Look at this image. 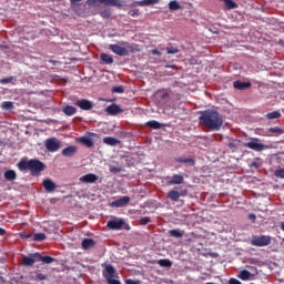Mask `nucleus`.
Segmentation results:
<instances>
[{
  "mask_svg": "<svg viewBox=\"0 0 284 284\" xmlns=\"http://www.w3.org/2000/svg\"><path fill=\"white\" fill-rule=\"evenodd\" d=\"M176 163H185L186 165H195V160L193 158H176Z\"/></svg>",
  "mask_w": 284,
  "mask_h": 284,
  "instance_id": "22",
  "label": "nucleus"
},
{
  "mask_svg": "<svg viewBox=\"0 0 284 284\" xmlns=\"http://www.w3.org/2000/svg\"><path fill=\"white\" fill-rule=\"evenodd\" d=\"M281 116H282V114L278 111H273V112L266 114V119H271V120L281 119Z\"/></svg>",
  "mask_w": 284,
  "mask_h": 284,
  "instance_id": "35",
  "label": "nucleus"
},
{
  "mask_svg": "<svg viewBox=\"0 0 284 284\" xmlns=\"http://www.w3.org/2000/svg\"><path fill=\"white\" fill-rule=\"evenodd\" d=\"M81 246L84 251L91 250L95 246V241L92 239H83Z\"/></svg>",
  "mask_w": 284,
  "mask_h": 284,
  "instance_id": "18",
  "label": "nucleus"
},
{
  "mask_svg": "<svg viewBox=\"0 0 284 284\" xmlns=\"http://www.w3.org/2000/svg\"><path fill=\"white\" fill-rule=\"evenodd\" d=\"M43 187L48 193L54 192L57 189V185L54 182H52L51 180H44L43 181Z\"/></svg>",
  "mask_w": 284,
  "mask_h": 284,
  "instance_id": "17",
  "label": "nucleus"
},
{
  "mask_svg": "<svg viewBox=\"0 0 284 284\" xmlns=\"http://www.w3.org/2000/svg\"><path fill=\"white\" fill-rule=\"evenodd\" d=\"M159 265L161 267L170 268L172 267V262L169 258H161L159 260Z\"/></svg>",
  "mask_w": 284,
  "mask_h": 284,
  "instance_id": "30",
  "label": "nucleus"
},
{
  "mask_svg": "<svg viewBox=\"0 0 284 284\" xmlns=\"http://www.w3.org/2000/svg\"><path fill=\"white\" fill-rule=\"evenodd\" d=\"M112 92L113 93H123L124 92V88L122 85L113 87L112 88Z\"/></svg>",
  "mask_w": 284,
  "mask_h": 284,
  "instance_id": "43",
  "label": "nucleus"
},
{
  "mask_svg": "<svg viewBox=\"0 0 284 284\" xmlns=\"http://www.w3.org/2000/svg\"><path fill=\"white\" fill-rule=\"evenodd\" d=\"M125 284H140V282L129 278L125 281Z\"/></svg>",
  "mask_w": 284,
  "mask_h": 284,
  "instance_id": "52",
  "label": "nucleus"
},
{
  "mask_svg": "<svg viewBox=\"0 0 284 284\" xmlns=\"http://www.w3.org/2000/svg\"><path fill=\"white\" fill-rule=\"evenodd\" d=\"M169 234H170L171 237L182 239L183 235H184V231H181V230H170Z\"/></svg>",
  "mask_w": 284,
  "mask_h": 284,
  "instance_id": "27",
  "label": "nucleus"
},
{
  "mask_svg": "<svg viewBox=\"0 0 284 284\" xmlns=\"http://www.w3.org/2000/svg\"><path fill=\"white\" fill-rule=\"evenodd\" d=\"M166 51H168L169 54H175V53L180 52V50L175 47H168Z\"/></svg>",
  "mask_w": 284,
  "mask_h": 284,
  "instance_id": "40",
  "label": "nucleus"
},
{
  "mask_svg": "<svg viewBox=\"0 0 284 284\" xmlns=\"http://www.w3.org/2000/svg\"><path fill=\"white\" fill-rule=\"evenodd\" d=\"M169 8L171 11H176L180 10L182 7L176 0H173L169 3Z\"/></svg>",
  "mask_w": 284,
  "mask_h": 284,
  "instance_id": "32",
  "label": "nucleus"
},
{
  "mask_svg": "<svg viewBox=\"0 0 284 284\" xmlns=\"http://www.w3.org/2000/svg\"><path fill=\"white\" fill-rule=\"evenodd\" d=\"M270 132H273V134H283V130L278 126L268 129Z\"/></svg>",
  "mask_w": 284,
  "mask_h": 284,
  "instance_id": "41",
  "label": "nucleus"
},
{
  "mask_svg": "<svg viewBox=\"0 0 284 284\" xmlns=\"http://www.w3.org/2000/svg\"><path fill=\"white\" fill-rule=\"evenodd\" d=\"M105 112L111 116H115L116 114H121L123 110L118 104H111L106 108Z\"/></svg>",
  "mask_w": 284,
  "mask_h": 284,
  "instance_id": "14",
  "label": "nucleus"
},
{
  "mask_svg": "<svg viewBox=\"0 0 284 284\" xmlns=\"http://www.w3.org/2000/svg\"><path fill=\"white\" fill-rule=\"evenodd\" d=\"M2 110H14L13 102L4 101L1 104Z\"/></svg>",
  "mask_w": 284,
  "mask_h": 284,
  "instance_id": "34",
  "label": "nucleus"
},
{
  "mask_svg": "<svg viewBox=\"0 0 284 284\" xmlns=\"http://www.w3.org/2000/svg\"><path fill=\"white\" fill-rule=\"evenodd\" d=\"M251 165H252L253 168H260V165H258L257 162H253V163H251Z\"/></svg>",
  "mask_w": 284,
  "mask_h": 284,
  "instance_id": "56",
  "label": "nucleus"
},
{
  "mask_svg": "<svg viewBox=\"0 0 284 284\" xmlns=\"http://www.w3.org/2000/svg\"><path fill=\"white\" fill-rule=\"evenodd\" d=\"M275 178L284 180V169L275 170Z\"/></svg>",
  "mask_w": 284,
  "mask_h": 284,
  "instance_id": "38",
  "label": "nucleus"
},
{
  "mask_svg": "<svg viewBox=\"0 0 284 284\" xmlns=\"http://www.w3.org/2000/svg\"><path fill=\"white\" fill-rule=\"evenodd\" d=\"M282 231L284 232V221L282 222Z\"/></svg>",
  "mask_w": 284,
  "mask_h": 284,
  "instance_id": "58",
  "label": "nucleus"
},
{
  "mask_svg": "<svg viewBox=\"0 0 284 284\" xmlns=\"http://www.w3.org/2000/svg\"><path fill=\"white\" fill-rule=\"evenodd\" d=\"M36 280L37 281H45V280H48V276L41 272H37Z\"/></svg>",
  "mask_w": 284,
  "mask_h": 284,
  "instance_id": "39",
  "label": "nucleus"
},
{
  "mask_svg": "<svg viewBox=\"0 0 284 284\" xmlns=\"http://www.w3.org/2000/svg\"><path fill=\"white\" fill-rule=\"evenodd\" d=\"M229 284H242V283L237 278L232 277L230 278Z\"/></svg>",
  "mask_w": 284,
  "mask_h": 284,
  "instance_id": "48",
  "label": "nucleus"
},
{
  "mask_svg": "<svg viewBox=\"0 0 284 284\" xmlns=\"http://www.w3.org/2000/svg\"><path fill=\"white\" fill-rule=\"evenodd\" d=\"M109 49L114 52L115 54L120 55V57H125L129 55V52L126 50V48L121 47L119 44H110Z\"/></svg>",
  "mask_w": 284,
  "mask_h": 284,
  "instance_id": "9",
  "label": "nucleus"
},
{
  "mask_svg": "<svg viewBox=\"0 0 284 284\" xmlns=\"http://www.w3.org/2000/svg\"><path fill=\"white\" fill-rule=\"evenodd\" d=\"M146 128H151L152 130H161L162 124L155 120L148 121L145 123Z\"/></svg>",
  "mask_w": 284,
  "mask_h": 284,
  "instance_id": "24",
  "label": "nucleus"
},
{
  "mask_svg": "<svg viewBox=\"0 0 284 284\" xmlns=\"http://www.w3.org/2000/svg\"><path fill=\"white\" fill-rule=\"evenodd\" d=\"M251 284H254V283H251Z\"/></svg>",
  "mask_w": 284,
  "mask_h": 284,
  "instance_id": "63",
  "label": "nucleus"
},
{
  "mask_svg": "<svg viewBox=\"0 0 284 284\" xmlns=\"http://www.w3.org/2000/svg\"><path fill=\"white\" fill-rule=\"evenodd\" d=\"M42 262L45 265H50L55 262V258L51 256H43L41 253L38 252V263Z\"/></svg>",
  "mask_w": 284,
  "mask_h": 284,
  "instance_id": "19",
  "label": "nucleus"
},
{
  "mask_svg": "<svg viewBox=\"0 0 284 284\" xmlns=\"http://www.w3.org/2000/svg\"><path fill=\"white\" fill-rule=\"evenodd\" d=\"M251 277V273L247 271V270H243L241 273H240V278L242 281H248Z\"/></svg>",
  "mask_w": 284,
  "mask_h": 284,
  "instance_id": "36",
  "label": "nucleus"
},
{
  "mask_svg": "<svg viewBox=\"0 0 284 284\" xmlns=\"http://www.w3.org/2000/svg\"><path fill=\"white\" fill-rule=\"evenodd\" d=\"M100 59L104 64H112L114 62L113 57L108 53H101Z\"/></svg>",
  "mask_w": 284,
  "mask_h": 284,
  "instance_id": "23",
  "label": "nucleus"
},
{
  "mask_svg": "<svg viewBox=\"0 0 284 284\" xmlns=\"http://www.w3.org/2000/svg\"><path fill=\"white\" fill-rule=\"evenodd\" d=\"M129 14L132 17H136V16H139V11L138 10L130 11Z\"/></svg>",
  "mask_w": 284,
  "mask_h": 284,
  "instance_id": "54",
  "label": "nucleus"
},
{
  "mask_svg": "<svg viewBox=\"0 0 284 284\" xmlns=\"http://www.w3.org/2000/svg\"><path fill=\"white\" fill-rule=\"evenodd\" d=\"M100 0H87V4L90 7H95Z\"/></svg>",
  "mask_w": 284,
  "mask_h": 284,
  "instance_id": "47",
  "label": "nucleus"
},
{
  "mask_svg": "<svg viewBox=\"0 0 284 284\" xmlns=\"http://www.w3.org/2000/svg\"><path fill=\"white\" fill-rule=\"evenodd\" d=\"M205 284H215V283L209 282V283H205Z\"/></svg>",
  "mask_w": 284,
  "mask_h": 284,
  "instance_id": "61",
  "label": "nucleus"
},
{
  "mask_svg": "<svg viewBox=\"0 0 284 284\" xmlns=\"http://www.w3.org/2000/svg\"><path fill=\"white\" fill-rule=\"evenodd\" d=\"M170 94L168 92H163L160 98L165 101V99H169Z\"/></svg>",
  "mask_w": 284,
  "mask_h": 284,
  "instance_id": "49",
  "label": "nucleus"
},
{
  "mask_svg": "<svg viewBox=\"0 0 284 284\" xmlns=\"http://www.w3.org/2000/svg\"><path fill=\"white\" fill-rule=\"evenodd\" d=\"M200 123L211 132H219L224 123V118L217 111L209 109L201 112Z\"/></svg>",
  "mask_w": 284,
  "mask_h": 284,
  "instance_id": "1",
  "label": "nucleus"
},
{
  "mask_svg": "<svg viewBox=\"0 0 284 284\" xmlns=\"http://www.w3.org/2000/svg\"><path fill=\"white\" fill-rule=\"evenodd\" d=\"M180 192H178V191H174V190H172V191H170L169 193H168V197L172 201V202H178L179 201V199H180Z\"/></svg>",
  "mask_w": 284,
  "mask_h": 284,
  "instance_id": "29",
  "label": "nucleus"
},
{
  "mask_svg": "<svg viewBox=\"0 0 284 284\" xmlns=\"http://www.w3.org/2000/svg\"><path fill=\"white\" fill-rule=\"evenodd\" d=\"M82 0H70V3L71 4H74V3H77V2H81Z\"/></svg>",
  "mask_w": 284,
  "mask_h": 284,
  "instance_id": "57",
  "label": "nucleus"
},
{
  "mask_svg": "<svg viewBox=\"0 0 284 284\" xmlns=\"http://www.w3.org/2000/svg\"><path fill=\"white\" fill-rule=\"evenodd\" d=\"M250 87H251V83H247V82H242V81H235L234 82V88L239 89V90H245Z\"/></svg>",
  "mask_w": 284,
  "mask_h": 284,
  "instance_id": "28",
  "label": "nucleus"
},
{
  "mask_svg": "<svg viewBox=\"0 0 284 284\" xmlns=\"http://www.w3.org/2000/svg\"><path fill=\"white\" fill-rule=\"evenodd\" d=\"M225 8L231 10L237 8V4L233 0H224Z\"/></svg>",
  "mask_w": 284,
  "mask_h": 284,
  "instance_id": "37",
  "label": "nucleus"
},
{
  "mask_svg": "<svg viewBox=\"0 0 284 284\" xmlns=\"http://www.w3.org/2000/svg\"><path fill=\"white\" fill-rule=\"evenodd\" d=\"M103 143H105V145L114 146V145H120L121 141L112 136H106L103 139Z\"/></svg>",
  "mask_w": 284,
  "mask_h": 284,
  "instance_id": "21",
  "label": "nucleus"
},
{
  "mask_svg": "<svg viewBox=\"0 0 284 284\" xmlns=\"http://www.w3.org/2000/svg\"><path fill=\"white\" fill-rule=\"evenodd\" d=\"M2 173H3V171H2V169L0 168V176L2 175Z\"/></svg>",
  "mask_w": 284,
  "mask_h": 284,
  "instance_id": "59",
  "label": "nucleus"
},
{
  "mask_svg": "<svg viewBox=\"0 0 284 284\" xmlns=\"http://www.w3.org/2000/svg\"><path fill=\"white\" fill-rule=\"evenodd\" d=\"M45 239H47V236L44 233H36L32 240L34 242H43V241H45Z\"/></svg>",
  "mask_w": 284,
  "mask_h": 284,
  "instance_id": "33",
  "label": "nucleus"
},
{
  "mask_svg": "<svg viewBox=\"0 0 284 284\" xmlns=\"http://www.w3.org/2000/svg\"><path fill=\"white\" fill-rule=\"evenodd\" d=\"M102 275L106 280L108 284H121L119 281V274L111 264L105 265V268L102 271Z\"/></svg>",
  "mask_w": 284,
  "mask_h": 284,
  "instance_id": "3",
  "label": "nucleus"
},
{
  "mask_svg": "<svg viewBox=\"0 0 284 284\" xmlns=\"http://www.w3.org/2000/svg\"><path fill=\"white\" fill-rule=\"evenodd\" d=\"M6 234V230L0 227V236H3Z\"/></svg>",
  "mask_w": 284,
  "mask_h": 284,
  "instance_id": "55",
  "label": "nucleus"
},
{
  "mask_svg": "<svg viewBox=\"0 0 284 284\" xmlns=\"http://www.w3.org/2000/svg\"><path fill=\"white\" fill-rule=\"evenodd\" d=\"M124 225V221L122 219L120 220H110L108 221V229L111 230V231H121L122 230V226Z\"/></svg>",
  "mask_w": 284,
  "mask_h": 284,
  "instance_id": "8",
  "label": "nucleus"
},
{
  "mask_svg": "<svg viewBox=\"0 0 284 284\" xmlns=\"http://www.w3.org/2000/svg\"><path fill=\"white\" fill-rule=\"evenodd\" d=\"M20 237H21L22 240H29V239L32 237V235H31V234H20Z\"/></svg>",
  "mask_w": 284,
  "mask_h": 284,
  "instance_id": "51",
  "label": "nucleus"
},
{
  "mask_svg": "<svg viewBox=\"0 0 284 284\" xmlns=\"http://www.w3.org/2000/svg\"><path fill=\"white\" fill-rule=\"evenodd\" d=\"M99 180L98 175L93 174V173H89L83 175L80 179V182L85 183V184H93Z\"/></svg>",
  "mask_w": 284,
  "mask_h": 284,
  "instance_id": "12",
  "label": "nucleus"
},
{
  "mask_svg": "<svg viewBox=\"0 0 284 284\" xmlns=\"http://www.w3.org/2000/svg\"><path fill=\"white\" fill-rule=\"evenodd\" d=\"M282 242H284V239H282Z\"/></svg>",
  "mask_w": 284,
  "mask_h": 284,
  "instance_id": "62",
  "label": "nucleus"
},
{
  "mask_svg": "<svg viewBox=\"0 0 284 284\" xmlns=\"http://www.w3.org/2000/svg\"><path fill=\"white\" fill-rule=\"evenodd\" d=\"M151 53L154 54V55H162V52L159 51L158 49H153V50L151 51Z\"/></svg>",
  "mask_w": 284,
  "mask_h": 284,
  "instance_id": "53",
  "label": "nucleus"
},
{
  "mask_svg": "<svg viewBox=\"0 0 284 284\" xmlns=\"http://www.w3.org/2000/svg\"><path fill=\"white\" fill-rule=\"evenodd\" d=\"M101 17L104 18V19H109L111 17V13L109 10H103L101 11Z\"/></svg>",
  "mask_w": 284,
  "mask_h": 284,
  "instance_id": "45",
  "label": "nucleus"
},
{
  "mask_svg": "<svg viewBox=\"0 0 284 284\" xmlns=\"http://www.w3.org/2000/svg\"><path fill=\"white\" fill-rule=\"evenodd\" d=\"M78 151V148L75 145L68 146L62 150L61 154L62 156H73L75 152Z\"/></svg>",
  "mask_w": 284,
  "mask_h": 284,
  "instance_id": "16",
  "label": "nucleus"
},
{
  "mask_svg": "<svg viewBox=\"0 0 284 284\" xmlns=\"http://www.w3.org/2000/svg\"><path fill=\"white\" fill-rule=\"evenodd\" d=\"M159 2L160 0H141V1H138L136 4L140 7H148V6L156 4Z\"/></svg>",
  "mask_w": 284,
  "mask_h": 284,
  "instance_id": "26",
  "label": "nucleus"
},
{
  "mask_svg": "<svg viewBox=\"0 0 284 284\" xmlns=\"http://www.w3.org/2000/svg\"><path fill=\"white\" fill-rule=\"evenodd\" d=\"M12 80H13V77H8V78H4V79H1L0 83L7 84V83H10Z\"/></svg>",
  "mask_w": 284,
  "mask_h": 284,
  "instance_id": "46",
  "label": "nucleus"
},
{
  "mask_svg": "<svg viewBox=\"0 0 284 284\" xmlns=\"http://www.w3.org/2000/svg\"><path fill=\"white\" fill-rule=\"evenodd\" d=\"M36 263H39V261H38V252L37 253H30L29 255L23 256V258H22V265L24 267H31Z\"/></svg>",
  "mask_w": 284,
  "mask_h": 284,
  "instance_id": "7",
  "label": "nucleus"
},
{
  "mask_svg": "<svg viewBox=\"0 0 284 284\" xmlns=\"http://www.w3.org/2000/svg\"><path fill=\"white\" fill-rule=\"evenodd\" d=\"M141 225H148L151 223V219L149 216H144L140 220Z\"/></svg>",
  "mask_w": 284,
  "mask_h": 284,
  "instance_id": "44",
  "label": "nucleus"
},
{
  "mask_svg": "<svg viewBox=\"0 0 284 284\" xmlns=\"http://www.w3.org/2000/svg\"><path fill=\"white\" fill-rule=\"evenodd\" d=\"M233 145H234V144H233V143H231V144H230V148H233Z\"/></svg>",
  "mask_w": 284,
  "mask_h": 284,
  "instance_id": "60",
  "label": "nucleus"
},
{
  "mask_svg": "<svg viewBox=\"0 0 284 284\" xmlns=\"http://www.w3.org/2000/svg\"><path fill=\"white\" fill-rule=\"evenodd\" d=\"M44 145L48 152H58L61 148V142L55 138H49L45 140Z\"/></svg>",
  "mask_w": 284,
  "mask_h": 284,
  "instance_id": "6",
  "label": "nucleus"
},
{
  "mask_svg": "<svg viewBox=\"0 0 284 284\" xmlns=\"http://www.w3.org/2000/svg\"><path fill=\"white\" fill-rule=\"evenodd\" d=\"M75 105H78V108H79L80 110H85V111L92 110V108H93L92 102L89 101V100H85V99L78 100V101L75 102Z\"/></svg>",
  "mask_w": 284,
  "mask_h": 284,
  "instance_id": "11",
  "label": "nucleus"
},
{
  "mask_svg": "<svg viewBox=\"0 0 284 284\" xmlns=\"http://www.w3.org/2000/svg\"><path fill=\"white\" fill-rule=\"evenodd\" d=\"M184 183V176L181 174H174L171 180L168 181L169 186L182 185Z\"/></svg>",
  "mask_w": 284,
  "mask_h": 284,
  "instance_id": "13",
  "label": "nucleus"
},
{
  "mask_svg": "<svg viewBox=\"0 0 284 284\" xmlns=\"http://www.w3.org/2000/svg\"><path fill=\"white\" fill-rule=\"evenodd\" d=\"M248 220H251L253 223H255L256 222V215L253 214V213L248 214Z\"/></svg>",
  "mask_w": 284,
  "mask_h": 284,
  "instance_id": "50",
  "label": "nucleus"
},
{
  "mask_svg": "<svg viewBox=\"0 0 284 284\" xmlns=\"http://www.w3.org/2000/svg\"><path fill=\"white\" fill-rule=\"evenodd\" d=\"M121 171H122L121 168H118V166H114V165L110 166V172L113 173V174H119V173H121Z\"/></svg>",
  "mask_w": 284,
  "mask_h": 284,
  "instance_id": "42",
  "label": "nucleus"
},
{
  "mask_svg": "<svg viewBox=\"0 0 284 284\" xmlns=\"http://www.w3.org/2000/svg\"><path fill=\"white\" fill-rule=\"evenodd\" d=\"M129 203H130V197L125 195L116 201L111 202L110 206L120 209V207H125Z\"/></svg>",
  "mask_w": 284,
  "mask_h": 284,
  "instance_id": "10",
  "label": "nucleus"
},
{
  "mask_svg": "<svg viewBox=\"0 0 284 284\" xmlns=\"http://www.w3.org/2000/svg\"><path fill=\"white\" fill-rule=\"evenodd\" d=\"M99 1L100 3H104L106 6H112L118 8L123 7L125 4L124 1L122 0H99Z\"/></svg>",
  "mask_w": 284,
  "mask_h": 284,
  "instance_id": "15",
  "label": "nucleus"
},
{
  "mask_svg": "<svg viewBox=\"0 0 284 284\" xmlns=\"http://www.w3.org/2000/svg\"><path fill=\"white\" fill-rule=\"evenodd\" d=\"M62 112H64L67 116H73V114L77 113V109L74 106L67 105L62 109Z\"/></svg>",
  "mask_w": 284,
  "mask_h": 284,
  "instance_id": "25",
  "label": "nucleus"
},
{
  "mask_svg": "<svg viewBox=\"0 0 284 284\" xmlns=\"http://www.w3.org/2000/svg\"><path fill=\"white\" fill-rule=\"evenodd\" d=\"M248 150H253V152H263L266 150L265 144L261 143V140L257 138H251V141L244 144Z\"/></svg>",
  "mask_w": 284,
  "mask_h": 284,
  "instance_id": "5",
  "label": "nucleus"
},
{
  "mask_svg": "<svg viewBox=\"0 0 284 284\" xmlns=\"http://www.w3.org/2000/svg\"><path fill=\"white\" fill-rule=\"evenodd\" d=\"M272 243V239L268 235H255L251 239V245L255 247H266Z\"/></svg>",
  "mask_w": 284,
  "mask_h": 284,
  "instance_id": "4",
  "label": "nucleus"
},
{
  "mask_svg": "<svg viewBox=\"0 0 284 284\" xmlns=\"http://www.w3.org/2000/svg\"><path fill=\"white\" fill-rule=\"evenodd\" d=\"M80 143H82L87 148H93V142L90 138H80Z\"/></svg>",
  "mask_w": 284,
  "mask_h": 284,
  "instance_id": "31",
  "label": "nucleus"
},
{
  "mask_svg": "<svg viewBox=\"0 0 284 284\" xmlns=\"http://www.w3.org/2000/svg\"><path fill=\"white\" fill-rule=\"evenodd\" d=\"M18 168L21 172L29 171L32 176H40V174L45 170L44 163L37 159L21 160L18 163Z\"/></svg>",
  "mask_w": 284,
  "mask_h": 284,
  "instance_id": "2",
  "label": "nucleus"
},
{
  "mask_svg": "<svg viewBox=\"0 0 284 284\" xmlns=\"http://www.w3.org/2000/svg\"><path fill=\"white\" fill-rule=\"evenodd\" d=\"M4 180L7 182H13L17 180V173L13 170H8L4 172Z\"/></svg>",
  "mask_w": 284,
  "mask_h": 284,
  "instance_id": "20",
  "label": "nucleus"
}]
</instances>
